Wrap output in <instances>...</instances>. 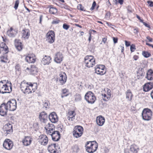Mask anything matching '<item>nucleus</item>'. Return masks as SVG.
Returning <instances> with one entry per match:
<instances>
[{
    "label": "nucleus",
    "instance_id": "40",
    "mask_svg": "<svg viewBox=\"0 0 153 153\" xmlns=\"http://www.w3.org/2000/svg\"><path fill=\"white\" fill-rule=\"evenodd\" d=\"M142 54L145 58H148L150 57L151 55L150 53L145 51L142 52Z\"/></svg>",
    "mask_w": 153,
    "mask_h": 153
},
{
    "label": "nucleus",
    "instance_id": "35",
    "mask_svg": "<svg viewBox=\"0 0 153 153\" xmlns=\"http://www.w3.org/2000/svg\"><path fill=\"white\" fill-rule=\"evenodd\" d=\"M137 76H139L143 77L145 75V72L143 68H139L137 72Z\"/></svg>",
    "mask_w": 153,
    "mask_h": 153
},
{
    "label": "nucleus",
    "instance_id": "32",
    "mask_svg": "<svg viewBox=\"0 0 153 153\" xmlns=\"http://www.w3.org/2000/svg\"><path fill=\"white\" fill-rule=\"evenodd\" d=\"M0 48L2 51H4L3 53L5 54H7L9 51L8 47L4 43L2 42L0 44Z\"/></svg>",
    "mask_w": 153,
    "mask_h": 153
},
{
    "label": "nucleus",
    "instance_id": "7",
    "mask_svg": "<svg viewBox=\"0 0 153 153\" xmlns=\"http://www.w3.org/2000/svg\"><path fill=\"white\" fill-rule=\"evenodd\" d=\"M6 104L7 107L10 111H14L17 108L16 101L15 99L10 100Z\"/></svg>",
    "mask_w": 153,
    "mask_h": 153
},
{
    "label": "nucleus",
    "instance_id": "6",
    "mask_svg": "<svg viewBox=\"0 0 153 153\" xmlns=\"http://www.w3.org/2000/svg\"><path fill=\"white\" fill-rule=\"evenodd\" d=\"M83 128L80 126H75L73 131V136L76 138L81 136L83 133Z\"/></svg>",
    "mask_w": 153,
    "mask_h": 153
},
{
    "label": "nucleus",
    "instance_id": "46",
    "mask_svg": "<svg viewBox=\"0 0 153 153\" xmlns=\"http://www.w3.org/2000/svg\"><path fill=\"white\" fill-rule=\"evenodd\" d=\"M96 5V3L95 1H94L92 4V6L91 7L90 9V10H93L94 9Z\"/></svg>",
    "mask_w": 153,
    "mask_h": 153
},
{
    "label": "nucleus",
    "instance_id": "10",
    "mask_svg": "<svg viewBox=\"0 0 153 153\" xmlns=\"http://www.w3.org/2000/svg\"><path fill=\"white\" fill-rule=\"evenodd\" d=\"M67 80V76L64 72L60 73L59 77L56 79V81H59L60 85H64L66 82Z\"/></svg>",
    "mask_w": 153,
    "mask_h": 153
},
{
    "label": "nucleus",
    "instance_id": "53",
    "mask_svg": "<svg viewBox=\"0 0 153 153\" xmlns=\"http://www.w3.org/2000/svg\"><path fill=\"white\" fill-rule=\"evenodd\" d=\"M44 107H45V108H48V102H45L44 104H43Z\"/></svg>",
    "mask_w": 153,
    "mask_h": 153
},
{
    "label": "nucleus",
    "instance_id": "3",
    "mask_svg": "<svg viewBox=\"0 0 153 153\" xmlns=\"http://www.w3.org/2000/svg\"><path fill=\"white\" fill-rule=\"evenodd\" d=\"M152 112L149 109L144 108L142 111V115L143 119L146 121H149L152 118Z\"/></svg>",
    "mask_w": 153,
    "mask_h": 153
},
{
    "label": "nucleus",
    "instance_id": "56",
    "mask_svg": "<svg viewBox=\"0 0 153 153\" xmlns=\"http://www.w3.org/2000/svg\"><path fill=\"white\" fill-rule=\"evenodd\" d=\"M107 40V38L106 37H104L102 38V42H103L104 44H105Z\"/></svg>",
    "mask_w": 153,
    "mask_h": 153
},
{
    "label": "nucleus",
    "instance_id": "33",
    "mask_svg": "<svg viewBox=\"0 0 153 153\" xmlns=\"http://www.w3.org/2000/svg\"><path fill=\"white\" fill-rule=\"evenodd\" d=\"M22 37L25 39L28 38L30 35V31L28 29H25L22 30Z\"/></svg>",
    "mask_w": 153,
    "mask_h": 153
},
{
    "label": "nucleus",
    "instance_id": "42",
    "mask_svg": "<svg viewBox=\"0 0 153 153\" xmlns=\"http://www.w3.org/2000/svg\"><path fill=\"white\" fill-rule=\"evenodd\" d=\"M77 9L78 10H79L81 11H85V8L84 7L82 6L81 4H80L78 5L77 6Z\"/></svg>",
    "mask_w": 153,
    "mask_h": 153
},
{
    "label": "nucleus",
    "instance_id": "34",
    "mask_svg": "<svg viewBox=\"0 0 153 153\" xmlns=\"http://www.w3.org/2000/svg\"><path fill=\"white\" fill-rule=\"evenodd\" d=\"M68 114L69 116L68 117V119L69 120L73 121L75 119V116L76 115L74 111H69Z\"/></svg>",
    "mask_w": 153,
    "mask_h": 153
},
{
    "label": "nucleus",
    "instance_id": "63",
    "mask_svg": "<svg viewBox=\"0 0 153 153\" xmlns=\"http://www.w3.org/2000/svg\"><path fill=\"white\" fill-rule=\"evenodd\" d=\"M124 153H129V149H124Z\"/></svg>",
    "mask_w": 153,
    "mask_h": 153
},
{
    "label": "nucleus",
    "instance_id": "47",
    "mask_svg": "<svg viewBox=\"0 0 153 153\" xmlns=\"http://www.w3.org/2000/svg\"><path fill=\"white\" fill-rule=\"evenodd\" d=\"M70 26L66 24H64L63 25V28L66 30H67L69 28Z\"/></svg>",
    "mask_w": 153,
    "mask_h": 153
},
{
    "label": "nucleus",
    "instance_id": "44",
    "mask_svg": "<svg viewBox=\"0 0 153 153\" xmlns=\"http://www.w3.org/2000/svg\"><path fill=\"white\" fill-rule=\"evenodd\" d=\"M130 49L131 52H134L136 49L135 45L134 44H132L131 45Z\"/></svg>",
    "mask_w": 153,
    "mask_h": 153
},
{
    "label": "nucleus",
    "instance_id": "19",
    "mask_svg": "<svg viewBox=\"0 0 153 153\" xmlns=\"http://www.w3.org/2000/svg\"><path fill=\"white\" fill-rule=\"evenodd\" d=\"M32 141V138L29 136H25L22 140L23 145L25 146H29Z\"/></svg>",
    "mask_w": 153,
    "mask_h": 153
},
{
    "label": "nucleus",
    "instance_id": "29",
    "mask_svg": "<svg viewBox=\"0 0 153 153\" xmlns=\"http://www.w3.org/2000/svg\"><path fill=\"white\" fill-rule=\"evenodd\" d=\"M126 98L128 101H131L133 97V94L130 89H128L126 92Z\"/></svg>",
    "mask_w": 153,
    "mask_h": 153
},
{
    "label": "nucleus",
    "instance_id": "21",
    "mask_svg": "<svg viewBox=\"0 0 153 153\" xmlns=\"http://www.w3.org/2000/svg\"><path fill=\"white\" fill-rule=\"evenodd\" d=\"M45 129L48 134H49L55 130V126L52 124L48 123V127H45Z\"/></svg>",
    "mask_w": 153,
    "mask_h": 153
},
{
    "label": "nucleus",
    "instance_id": "4",
    "mask_svg": "<svg viewBox=\"0 0 153 153\" xmlns=\"http://www.w3.org/2000/svg\"><path fill=\"white\" fill-rule=\"evenodd\" d=\"M37 88V85L36 83L33 84L30 82L28 86H27L25 89L23 91V93L25 94H28L34 93Z\"/></svg>",
    "mask_w": 153,
    "mask_h": 153
},
{
    "label": "nucleus",
    "instance_id": "57",
    "mask_svg": "<svg viewBox=\"0 0 153 153\" xmlns=\"http://www.w3.org/2000/svg\"><path fill=\"white\" fill-rule=\"evenodd\" d=\"M142 23H143V25H144L145 27L148 28L150 27V25L145 22H143H143H142Z\"/></svg>",
    "mask_w": 153,
    "mask_h": 153
},
{
    "label": "nucleus",
    "instance_id": "50",
    "mask_svg": "<svg viewBox=\"0 0 153 153\" xmlns=\"http://www.w3.org/2000/svg\"><path fill=\"white\" fill-rule=\"evenodd\" d=\"M147 3L149 4V6L150 7H152L153 6V2L152 1H148Z\"/></svg>",
    "mask_w": 153,
    "mask_h": 153
},
{
    "label": "nucleus",
    "instance_id": "15",
    "mask_svg": "<svg viewBox=\"0 0 153 153\" xmlns=\"http://www.w3.org/2000/svg\"><path fill=\"white\" fill-rule=\"evenodd\" d=\"M63 58V56L62 53L58 52L55 54L54 60L56 63H60L62 61Z\"/></svg>",
    "mask_w": 153,
    "mask_h": 153
},
{
    "label": "nucleus",
    "instance_id": "41",
    "mask_svg": "<svg viewBox=\"0 0 153 153\" xmlns=\"http://www.w3.org/2000/svg\"><path fill=\"white\" fill-rule=\"evenodd\" d=\"M72 149L74 152H77L79 150V148L77 145H75L72 147Z\"/></svg>",
    "mask_w": 153,
    "mask_h": 153
},
{
    "label": "nucleus",
    "instance_id": "54",
    "mask_svg": "<svg viewBox=\"0 0 153 153\" xmlns=\"http://www.w3.org/2000/svg\"><path fill=\"white\" fill-rule=\"evenodd\" d=\"M125 45L126 47H128L130 45V42L127 41H125Z\"/></svg>",
    "mask_w": 153,
    "mask_h": 153
},
{
    "label": "nucleus",
    "instance_id": "25",
    "mask_svg": "<svg viewBox=\"0 0 153 153\" xmlns=\"http://www.w3.org/2000/svg\"><path fill=\"white\" fill-rule=\"evenodd\" d=\"M5 87V90L7 93H10L12 91V84L8 80L6 84H4Z\"/></svg>",
    "mask_w": 153,
    "mask_h": 153
},
{
    "label": "nucleus",
    "instance_id": "51",
    "mask_svg": "<svg viewBox=\"0 0 153 153\" xmlns=\"http://www.w3.org/2000/svg\"><path fill=\"white\" fill-rule=\"evenodd\" d=\"M6 80H1L0 82V87L2 86V85L6 84Z\"/></svg>",
    "mask_w": 153,
    "mask_h": 153
},
{
    "label": "nucleus",
    "instance_id": "36",
    "mask_svg": "<svg viewBox=\"0 0 153 153\" xmlns=\"http://www.w3.org/2000/svg\"><path fill=\"white\" fill-rule=\"evenodd\" d=\"M29 84V83L27 82L25 80H24L22 82L20 85V88L21 91H23L25 89V88L28 86V85Z\"/></svg>",
    "mask_w": 153,
    "mask_h": 153
},
{
    "label": "nucleus",
    "instance_id": "49",
    "mask_svg": "<svg viewBox=\"0 0 153 153\" xmlns=\"http://www.w3.org/2000/svg\"><path fill=\"white\" fill-rule=\"evenodd\" d=\"M15 68L16 71H19L20 69V66L19 64H17L15 66Z\"/></svg>",
    "mask_w": 153,
    "mask_h": 153
},
{
    "label": "nucleus",
    "instance_id": "27",
    "mask_svg": "<svg viewBox=\"0 0 153 153\" xmlns=\"http://www.w3.org/2000/svg\"><path fill=\"white\" fill-rule=\"evenodd\" d=\"M105 122V119L104 117L101 116L98 117L97 118L96 122L99 126H101L103 125Z\"/></svg>",
    "mask_w": 153,
    "mask_h": 153
},
{
    "label": "nucleus",
    "instance_id": "12",
    "mask_svg": "<svg viewBox=\"0 0 153 153\" xmlns=\"http://www.w3.org/2000/svg\"><path fill=\"white\" fill-rule=\"evenodd\" d=\"M46 41L50 43H53L55 39L54 32L52 30L49 31L46 35Z\"/></svg>",
    "mask_w": 153,
    "mask_h": 153
},
{
    "label": "nucleus",
    "instance_id": "64",
    "mask_svg": "<svg viewBox=\"0 0 153 153\" xmlns=\"http://www.w3.org/2000/svg\"><path fill=\"white\" fill-rule=\"evenodd\" d=\"M89 36L88 39V40L89 41V42H90L91 40V33H90V32H89Z\"/></svg>",
    "mask_w": 153,
    "mask_h": 153
},
{
    "label": "nucleus",
    "instance_id": "22",
    "mask_svg": "<svg viewBox=\"0 0 153 153\" xmlns=\"http://www.w3.org/2000/svg\"><path fill=\"white\" fill-rule=\"evenodd\" d=\"M56 143H51L48 147V150L50 153H57Z\"/></svg>",
    "mask_w": 153,
    "mask_h": 153
},
{
    "label": "nucleus",
    "instance_id": "20",
    "mask_svg": "<svg viewBox=\"0 0 153 153\" xmlns=\"http://www.w3.org/2000/svg\"><path fill=\"white\" fill-rule=\"evenodd\" d=\"M48 115L45 111L41 112L39 115V118L41 122L45 123L47 120Z\"/></svg>",
    "mask_w": 153,
    "mask_h": 153
},
{
    "label": "nucleus",
    "instance_id": "26",
    "mask_svg": "<svg viewBox=\"0 0 153 153\" xmlns=\"http://www.w3.org/2000/svg\"><path fill=\"white\" fill-rule=\"evenodd\" d=\"M15 45L18 51H20L22 50L23 46L20 40L16 39L15 40Z\"/></svg>",
    "mask_w": 153,
    "mask_h": 153
},
{
    "label": "nucleus",
    "instance_id": "31",
    "mask_svg": "<svg viewBox=\"0 0 153 153\" xmlns=\"http://www.w3.org/2000/svg\"><path fill=\"white\" fill-rule=\"evenodd\" d=\"M145 78L147 79L151 80L153 79V71L152 69L148 70Z\"/></svg>",
    "mask_w": 153,
    "mask_h": 153
},
{
    "label": "nucleus",
    "instance_id": "2",
    "mask_svg": "<svg viewBox=\"0 0 153 153\" xmlns=\"http://www.w3.org/2000/svg\"><path fill=\"white\" fill-rule=\"evenodd\" d=\"M87 145H89L86 147V151L89 153H93L95 152L98 148V144L95 141L87 142Z\"/></svg>",
    "mask_w": 153,
    "mask_h": 153
},
{
    "label": "nucleus",
    "instance_id": "59",
    "mask_svg": "<svg viewBox=\"0 0 153 153\" xmlns=\"http://www.w3.org/2000/svg\"><path fill=\"white\" fill-rule=\"evenodd\" d=\"M136 17L140 21V22H143V20L141 19L140 16H139L138 15H136Z\"/></svg>",
    "mask_w": 153,
    "mask_h": 153
},
{
    "label": "nucleus",
    "instance_id": "13",
    "mask_svg": "<svg viewBox=\"0 0 153 153\" xmlns=\"http://www.w3.org/2000/svg\"><path fill=\"white\" fill-rule=\"evenodd\" d=\"M38 139L39 143L42 145L46 146L48 143V138L45 135H40L39 136Z\"/></svg>",
    "mask_w": 153,
    "mask_h": 153
},
{
    "label": "nucleus",
    "instance_id": "58",
    "mask_svg": "<svg viewBox=\"0 0 153 153\" xmlns=\"http://www.w3.org/2000/svg\"><path fill=\"white\" fill-rule=\"evenodd\" d=\"M139 58V56H138L135 55L133 57V59L135 61L137 60Z\"/></svg>",
    "mask_w": 153,
    "mask_h": 153
},
{
    "label": "nucleus",
    "instance_id": "23",
    "mask_svg": "<svg viewBox=\"0 0 153 153\" xmlns=\"http://www.w3.org/2000/svg\"><path fill=\"white\" fill-rule=\"evenodd\" d=\"M153 88V83L151 82L146 83L143 86L144 91L147 92Z\"/></svg>",
    "mask_w": 153,
    "mask_h": 153
},
{
    "label": "nucleus",
    "instance_id": "28",
    "mask_svg": "<svg viewBox=\"0 0 153 153\" xmlns=\"http://www.w3.org/2000/svg\"><path fill=\"white\" fill-rule=\"evenodd\" d=\"M17 33V32L15 30H13L12 27L10 28V30L7 31V34L8 36L11 37H15Z\"/></svg>",
    "mask_w": 153,
    "mask_h": 153
},
{
    "label": "nucleus",
    "instance_id": "37",
    "mask_svg": "<svg viewBox=\"0 0 153 153\" xmlns=\"http://www.w3.org/2000/svg\"><path fill=\"white\" fill-rule=\"evenodd\" d=\"M68 92L69 90L66 88H64L62 89V94L61 96V98H63L64 97H66L68 96L69 94L68 93Z\"/></svg>",
    "mask_w": 153,
    "mask_h": 153
},
{
    "label": "nucleus",
    "instance_id": "18",
    "mask_svg": "<svg viewBox=\"0 0 153 153\" xmlns=\"http://www.w3.org/2000/svg\"><path fill=\"white\" fill-rule=\"evenodd\" d=\"M50 120L52 123H55L58 122V118L56 113L54 112L51 113L49 116Z\"/></svg>",
    "mask_w": 153,
    "mask_h": 153
},
{
    "label": "nucleus",
    "instance_id": "8",
    "mask_svg": "<svg viewBox=\"0 0 153 153\" xmlns=\"http://www.w3.org/2000/svg\"><path fill=\"white\" fill-rule=\"evenodd\" d=\"M95 73L97 74L103 75L106 72L104 65H97L95 68Z\"/></svg>",
    "mask_w": 153,
    "mask_h": 153
},
{
    "label": "nucleus",
    "instance_id": "5",
    "mask_svg": "<svg viewBox=\"0 0 153 153\" xmlns=\"http://www.w3.org/2000/svg\"><path fill=\"white\" fill-rule=\"evenodd\" d=\"M85 98L88 103L93 104L96 100V97L94 93L91 91L87 92L85 94Z\"/></svg>",
    "mask_w": 153,
    "mask_h": 153
},
{
    "label": "nucleus",
    "instance_id": "61",
    "mask_svg": "<svg viewBox=\"0 0 153 153\" xmlns=\"http://www.w3.org/2000/svg\"><path fill=\"white\" fill-rule=\"evenodd\" d=\"M134 33L135 34H137L138 32V28H135L134 30Z\"/></svg>",
    "mask_w": 153,
    "mask_h": 153
},
{
    "label": "nucleus",
    "instance_id": "48",
    "mask_svg": "<svg viewBox=\"0 0 153 153\" xmlns=\"http://www.w3.org/2000/svg\"><path fill=\"white\" fill-rule=\"evenodd\" d=\"M127 9L128 12L129 13L132 12V9L131 6H128V7H127Z\"/></svg>",
    "mask_w": 153,
    "mask_h": 153
},
{
    "label": "nucleus",
    "instance_id": "14",
    "mask_svg": "<svg viewBox=\"0 0 153 153\" xmlns=\"http://www.w3.org/2000/svg\"><path fill=\"white\" fill-rule=\"evenodd\" d=\"M8 110L6 103H2L0 106V115L2 116L7 115Z\"/></svg>",
    "mask_w": 153,
    "mask_h": 153
},
{
    "label": "nucleus",
    "instance_id": "16",
    "mask_svg": "<svg viewBox=\"0 0 153 153\" xmlns=\"http://www.w3.org/2000/svg\"><path fill=\"white\" fill-rule=\"evenodd\" d=\"M52 137V139L54 141H58L60 138V134L59 131H55L49 134Z\"/></svg>",
    "mask_w": 153,
    "mask_h": 153
},
{
    "label": "nucleus",
    "instance_id": "11",
    "mask_svg": "<svg viewBox=\"0 0 153 153\" xmlns=\"http://www.w3.org/2000/svg\"><path fill=\"white\" fill-rule=\"evenodd\" d=\"M3 146V147L6 149L10 150L12 148L13 144V141L10 139L7 138L4 141Z\"/></svg>",
    "mask_w": 153,
    "mask_h": 153
},
{
    "label": "nucleus",
    "instance_id": "43",
    "mask_svg": "<svg viewBox=\"0 0 153 153\" xmlns=\"http://www.w3.org/2000/svg\"><path fill=\"white\" fill-rule=\"evenodd\" d=\"M75 100L76 101L80 100L81 99V97L80 94H76L75 96Z\"/></svg>",
    "mask_w": 153,
    "mask_h": 153
},
{
    "label": "nucleus",
    "instance_id": "1",
    "mask_svg": "<svg viewBox=\"0 0 153 153\" xmlns=\"http://www.w3.org/2000/svg\"><path fill=\"white\" fill-rule=\"evenodd\" d=\"M84 63L87 67H92L95 64V59L92 56H86L84 58Z\"/></svg>",
    "mask_w": 153,
    "mask_h": 153
},
{
    "label": "nucleus",
    "instance_id": "52",
    "mask_svg": "<svg viewBox=\"0 0 153 153\" xmlns=\"http://www.w3.org/2000/svg\"><path fill=\"white\" fill-rule=\"evenodd\" d=\"M113 40L114 42V44H116L117 42H118V38L117 37H113Z\"/></svg>",
    "mask_w": 153,
    "mask_h": 153
},
{
    "label": "nucleus",
    "instance_id": "62",
    "mask_svg": "<svg viewBox=\"0 0 153 153\" xmlns=\"http://www.w3.org/2000/svg\"><path fill=\"white\" fill-rule=\"evenodd\" d=\"M3 40L4 42H6L7 41H8V40L5 37L2 36Z\"/></svg>",
    "mask_w": 153,
    "mask_h": 153
},
{
    "label": "nucleus",
    "instance_id": "39",
    "mask_svg": "<svg viewBox=\"0 0 153 153\" xmlns=\"http://www.w3.org/2000/svg\"><path fill=\"white\" fill-rule=\"evenodd\" d=\"M57 9L54 7H51L50 8L49 10V12L52 14H55L57 13Z\"/></svg>",
    "mask_w": 153,
    "mask_h": 153
},
{
    "label": "nucleus",
    "instance_id": "30",
    "mask_svg": "<svg viewBox=\"0 0 153 153\" xmlns=\"http://www.w3.org/2000/svg\"><path fill=\"white\" fill-rule=\"evenodd\" d=\"M130 151L132 153H137L139 150V148L138 146L134 143L131 145Z\"/></svg>",
    "mask_w": 153,
    "mask_h": 153
},
{
    "label": "nucleus",
    "instance_id": "9",
    "mask_svg": "<svg viewBox=\"0 0 153 153\" xmlns=\"http://www.w3.org/2000/svg\"><path fill=\"white\" fill-rule=\"evenodd\" d=\"M4 135L7 136L8 134H12L13 132V126L10 123H8L4 125L3 128Z\"/></svg>",
    "mask_w": 153,
    "mask_h": 153
},
{
    "label": "nucleus",
    "instance_id": "38",
    "mask_svg": "<svg viewBox=\"0 0 153 153\" xmlns=\"http://www.w3.org/2000/svg\"><path fill=\"white\" fill-rule=\"evenodd\" d=\"M4 53V55L1 56L0 57V58L1 59V62L6 63L7 62V55H6V54H5Z\"/></svg>",
    "mask_w": 153,
    "mask_h": 153
},
{
    "label": "nucleus",
    "instance_id": "24",
    "mask_svg": "<svg viewBox=\"0 0 153 153\" xmlns=\"http://www.w3.org/2000/svg\"><path fill=\"white\" fill-rule=\"evenodd\" d=\"M51 58L50 56L45 55L41 61L42 63L44 65H48L51 62Z\"/></svg>",
    "mask_w": 153,
    "mask_h": 153
},
{
    "label": "nucleus",
    "instance_id": "45",
    "mask_svg": "<svg viewBox=\"0 0 153 153\" xmlns=\"http://www.w3.org/2000/svg\"><path fill=\"white\" fill-rule=\"evenodd\" d=\"M19 0H16L15 2L14 8L16 10L19 6Z\"/></svg>",
    "mask_w": 153,
    "mask_h": 153
},
{
    "label": "nucleus",
    "instance_id": "60",
    "mask_svg": "<svg viewBox=\"0 0 153 153\" xmlns=\"http://www.w3.org/2000/svg\"><path fill=\"white\" fill-rule=\"evenodd\" d=\"M146 39L149 40V42H152V39L149 36H147L146 37Z\"/></svg>",
    "mask_w": 153,
    "mask_h": 153
},
{
    "label": "nucleus",
    "instance_id": "17",
    "mask_svg": "<svg viewBox=\"0 0 153 153\" xmlns=\"http://www.w3.org/2000/svg\"><path fill=\"white\" fill-rule=\"evenodd\" d=\"M36 57L34 54H28L25 58L26 61L29 63H34L36 61Z\"/></svg>",
    "mask_w": 153,
    "mask_h": 153
},
{
    "label": "nucleus",
    "instance_id": "55",
    "mask_svg": "<svg viewBox=\"0 0 153 153\" xmlns=\"http://www.w3.org/2000/svg\"><path fill=\"white\" fill-rule=\"evenodd\" d=\"M59 20H53L52 22V24H57L59 23Z\"/></svg>",
    "mask_w": 153,
    "mask_h": 153
}]
</instances>
